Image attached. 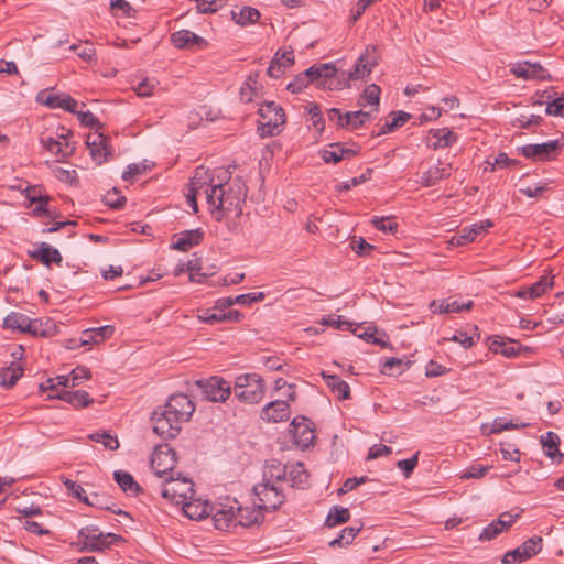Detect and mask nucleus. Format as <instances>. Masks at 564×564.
Here are the masks:
<instances>
[{
  "label": "nucleus",
  "mask_w": 564,
  "mask_h": 564,
  "mask_svg": "<svg viewBox=\"0 0 564 564\" xmlns=\"http://www.w3.org/2000/svg\"><path fill=\"white\" fill-rule=\"evenodd\" d=\"M194 411L195 404L186 394L171 395L164 405L158 406L152 413L153 432L164 440L176 437L182 424L189 421Z\"/></svg>",
  "instance_id": "obj_1"
},
{
  "label": "nucleus",
  "mask_w": 564,
  "mask_h": 564,
  "mask_svg": "<svg viewBox=\"0 0 564 564\" xmlns=\"http://www.w3.org/2000/svg\"><path fill=\"white\" fill-rule=\"evenodd\" d=\"M227 188L223 182L213 186L212 193L207 195V203L218 215L216 220H221L224 213H232L236 217L242 215L243 205L248 195V187L240 176H236L231 182H226Z\"/></svg>",
  "instance_id": "obj_2"
},
{
  "label": "nucleus",
  "mask_w": 564,
  "mask_h": 564,
  "mask_svg": "<svg viewBox=\"0 0 564 564\" xmlns=\"http://www.w3.org/2000/svg\"><path fill=\"white\" fill-rule=\"evenodd\" d=\"M75 115H77V118L83 126L96 130L94 133H89L86 140L93 160L97 164L107 162L110 158H112V149L109 144V138L102 132H99V129L102 128V124L90 111L76 110Z\"/></svg>",
  "instance_id": "obj_3"
},
{
  "label": "nucleus",
  "mask_w": 564,
  "mask_h": 564,
  "mask_svg": "<svg viewBox=\"0 0 564 564\" xmlns=\"http://www.w3.org/2000/svg\"><path fill=\"white\" fill-rule=\"evenodd\" d=\"M258 133L261 138L274 137L281 133L286 122L284 109L274 101H265L258 109Z\"/></svg>",
  "instance_id": "obj_4"
},
{
  "label": "nucleus",
  "mask_w": 564,
  "mask_h": 564,
  "mask_svg": "<svg viewBox=\"0 0 564 564\" xmlns=\"http://www.w3.org/2000/svg\"><path fill=\"white\" fill-rule=\"evenodd\" d=\"M234 393L242 403L257 404L265 394L264 380L258 373L240 375L235 380Z\"/></svg>",
  "instance_id": "obj_5"
},
{
  "label": "nucleus",
  "mask_w": 564,
  "mask_h": 564,
  "mask_svg": "<svg viewBox=\"0 0 564 564\" xmlns=\"http://www.w3.org/2000/svg\"><path fill=\"white\" fill-rule=\"evenodd\" d=\"M564 147V139L550 140L544 143L527 144L518 148L521 155L536 162H546L556 159Z\"/></svg>",
  "instance_id": "obj_6"
},
{
  "label": "nucleus",
  "mask_w": 564,
  "mask_h": 564,
  "mask_svg": "<svg viewBox=\"0 0 564 564\" xmlns=\"http://www.w3.org/2000/svg\"><path fill=\"white\" fill-rule=\"evenodd\" d=\"M194 482L186 477H178L165 480L162 485L161 495L175 505H182L194 496Z\"/></svg>",
  "instance_id": "obj_7"
},
{
  "label": "nucleus",
  "mask_w": 564,
  "mask_h": 564,
  "mask_svg": "<svg viewBox=\"0 0 564 564\" xmlns=\"http://www.w3.org/2000/svg\"><path fill=\"white\" fill-rule=\"evenodd\" d=\"M258 499L257 507L262 510H276L285 500L282 490L275 484L260 482L253 486Z\"/></svg>",
  "instance_id": "obj_8"
},
{
  "label": "nucleus",
  "mask_w": 564,
  "mask_h": 564,
  "mask_svg": "<svg viewBox=\"0 0 564 564\" xmlns=\"http://www.w3.org/2000/svg\"><path fill=\"white\" fill-rule=\"evenodd\" d=\"M205 399L212 402H225L231 394V386L220 377H210L206 380H197Z\"/></svg>",
  "instance_id": "obj_9"
},
{
  "label": "nucleus",
  "mask_w": 564,
  "mask_h": 564,
  "mask_svg": "<svg viewBox=\"0 0 564 564\" xmlns=\"http://www.w3.org/2000/svg\"><path fill=\"white\" fill-rule=\"evenodd\" d=\"M543 540L541 536H533L524 541L514 550L508 551L502 556V564H516L525 562L535 556L542 550Z\"/></svg>",
  "instance_id": "obj_10"
},
{
  "label": "nucleus",
  "mask_w": 564,
  "mask_h": 564,
  "mask_svg": "<svg viewBox=\"0 0 564 564\" xmlns=\"http://www.w3.org/2000/svg\"><path fill=\"white\" fill-rule=\"evenodd\" d=\"M176 465V452L167 444L156 445L151 458V468L159 477L172 471Z\"/></svg>",
  "instance_id": "obj_11"
},
{
  "label": "nucleus",
  "mask_w": 564,
  "mask_h": 564,
  "mask_svg": "<svg viewBox=\"0 0 564 564\" xmlns=\"http://www.w3.org/2000/svg\"><path fill=\"white\" fill-rule=\"evenodd\" d=\"M290 432L293 435L297 447L307 448L315 438L314 424L305 416H296L290 424Z\"/></svg>",
  "instance_id": "obj_12"
},
{
  "label": "nucleus",
  "mask_w": 564,
  "mask_h": 564,
  "mask_svg": "<svg viewBox=\"0 0 564 564\" xmlns=\"http://www.w3.org/2000/svg\"><path fill=\"white\" fill-rule=\"evenodd\" d=\"M238 508V501L236 499L219 503L218 507L214 508L213 520L216 529L221 531H229L235 528V511Z\"/></svg>",
  "instance_id": "obj_13"
},
{
  "label": "nucleus",
  "mask_w": 564,
  "mask_h": 564,
  "mask_svg": "<svg viewBox=\"0 0 564 564\" xmlns=\"http://www.w3.org/2000/svg\"><path fill=\"white\" fill-rule=\"evenodd\" d=\"M291 414L290 404L288 401L275 400L265 404L260 413V417L267 422H283L288 421Z\"/></svg>",
  "instance_id": "obj_14"
},
{
  "label": "nucleus",
  "mask_w": 564,
  "mask_h": 564,
  "mask_svg": "<svg viewBox=\"0 0 564 564\" xmlns=\"http://www.w3.org/2000/svg\"><path fill=\"white\" fill-rule=\"evenodd\" d=\"M360 148H346L343 143H332L327 149L322 150L321 156L326 163H338L344 159H350L358 155Z\"/></svg>",
  "instance_id": "obj_15"
},
{
  "label": "nucleus",
  "mask_w": 564,
  "mask_h": 564,
  "mask_svg": "<svg viewBox=\"0 0 564 564\" xmlns=\"http://www.w3.org/2000/svg\"><path fill=\"white\" fill-rule=\"evenodd\" d=\"M214 174L208 170L199 166L195 170V174L192 177L189 187L191 192L207 195L212 193L213 186L216 185Z\"/></svg>",
  "instance_id": "obj_16"
},
{
  "label": "nucleus",
  "mask_w": 564,
  "mask_h": 564,
  "mask_svg": "<svg viewBox=\"0 0 564 564\" xmlns=\"http://www.w3.org/2000/svg\"><path fill=\"white\" fill-rule=\"evenodd\" d=\"M263 516L261 509L254 505L253 507H242L238 502V508L235 511V528L241 525L249 528L258 525L262 522Z\"/></svg>",
  "instance_id": "obj_17"
},
{
  "label": "nucleus",
  "mask_w": 564,
  "mask_h": 564,
  "mask_svg": "<svg viewBox=\"0 0 564 564\" xmlns=\"http://www.w3.org/2000/svg\"><path fill=\"white\" fill-rule=\"evenodd\" d=\"M337 69L333 63L316 64L305 70L311 84L317 83L318 87H326V82L335 77Z\"/></svg>",
  "instance_id": "obj_18"
},
{
  "label": "nucleus",
  "mask_w": 564,
  "mask_h": 564,
  "mask_svg": "<svg viewBox=\"0 0 564 564\" xmlns=\"http://www.w3.org/2000/svg\"><path fill=\"white\" fill-rule=\"evenodd\" d=\"M28 254L30 258L40 261L45 267H50L52 263L61 264L63 261L61 252L46 242L39 243L37 249L30 250Z\"/></svg>",
  "instance_id": "obj_19"
},
{
  "label": "nucleus",
  "mask_w": 564,
  "mask_h": 564,
  "mask_svg": "<svg viewBox=\"0 0 564 564\" xmlns=\"http://www.w3.org/2000/svg\"><path fill=\"white\" fill-rule=\"evenodd\" d=\"M172 44L180 50L191 48L196 46H207V41L204 37L196 35L189 30H180L171 34Z\"/></svg>",
  "instance_id": "obj_20"
},
{
  "label": "nucleus",
  "mask_w": 564,
  "mask_h": 564,
  "mask_svg": "<svg viewBox=\"0 0 564 564\" xmlns=\"http://www.w3.org/2000/svg\"><path fill=\"white\" fill-rule=\"evenodd\" d=\"M182 510L186 517L192 520H202L209 516L212 511H214V507H212L208 501H203L200 499H187L182 503Z\"/></svg>",
  "instance_id": "obj_21"
},
{
  "label": "nucleus",
  "mask_w": 564,
  "mask_h": 564,
  "mask_svg": "<svg viewBox=\"0 0 564 564\" xmlns=\"http://www.w3.org/2000/svg\"><path fill=\"white\" fill-rule=\"evenodd\" d=\"M531 349L522 346L516 339L496 335V355L500 354L506 358H514L521 352H528Z\"/></svg>",
  "instance_id": "obj_22"
},
{
  "label": "nucleus",
  "mask_w": 564,
  "mask_h": 564,
  "mask_svg": "<svg viewBox=\"0 0 564 564\" xmlns=\"http://www.w3.org/2000/svg\"><path fill=\"white\" fill-rule=\"evenodd\" d=\"M122 536L115 533H100L95 536V540L84 542L80 546L82 551L86 552H102L111 544L122 541Z\"/></svg>",
  "instance_id": "obj_23"
},
{
  "label": "nucleus",
  "mask_w": 564,
  "mask_h": 564,
  "mask_svg": "<svg viewBox=\"0 0 564 564\" xmlns=\"http://www.w3.org/2000/svg\"><path fill=\"white\" fill-rule=\"evenodd\" d=\"M204 239V231L200 228L185 230L181 232L176 240L173 241L172 248L180 251H187L188 249L199 245Z\"/></svg>",
  "instance_id": "obj_24"
},
{
  "label": "nucleus",
  "mask_w": 564,
  "mask_h": 564,
  "mask_svg": "<svg viewBox=\"0 0 564 564\" xmlns=\"http://www.w3.org/2000/svg\"><path fill=\"white\" fill-rule=\"evenodd\" d=\"M29 334L40 337H53L58 334V325L50 317L31 319Z\"/></svg>",
  "instance_id": "obj_25"
},
{
  "label": "nucleus",
  "mask_w": 564,
  "mask_h": 564,
  "mask_svg": "<svg viewBox=\"0 0 564 564\" xmlns=\"http://www.w3.org/2000/svg\"><path fill=\"white\" fill-rule=\"evenodd\" d=\"M50 398H57L77 408H87L94 402L88 392L84 390H63L56 394L50 395Z\"/></svg>",
  "instance_id": "obj_26"
},
{
  "label": "nucleus",
  "mask_w": 564,
  "mask_h": 564,
  "mask_svg": "<svg viewBox=\"0 0 564 564\" xmlns=\"http://www.w3.org/2000/svg\"><path fill=\"white\" fill-rule=\"evenodd\" d=\"M282 58H284V62H279V52H276L267 69L269 77L280 78L294 64L293 51L282 52Z\"/></svg>",
  "instance_id": "obj_27"
},
{
  "label": "nucleus",
  "mask_w": 564,
  "mask_h": 564,
  "mask_svg": "<svg viewBox=\"0 0 564 564\" xmlns=\"http://www.w3.org/2000/svg\"><path fill=\"white\" fill-rule=\"evenodd\" d=\"M322 377L325 380V383L329 388L333 394H335L339 400H347L350 398V388L349 384L343 380L337 375H328L325 371H322Z\"/></svg>",
  "instance_id": "obj_28"
},
{
  "label": "nucleus",
  "mask_w": 564,
  "mask_h": 564,
  "mask_svg": "<svg viewBox=\"0 0 564 564\" xmlns=\"http://www.w3.org/2000/svg\"><path fill=\"white\" fill-rule=\"evenodd\" d=\"M41 143L44 149L52 152L56 156H59V160H64L65 158L73 154L75 151V147L69 142L65 141V148H62V141L59 138L53 137H42Z\"/></svg>",
  "instance_id": "obj_29"
},
{
  "label": "nucleus",
  "mask_w": 564,
  "mask_h": 564,
  "mask_svg": "<svg viewBox=\"0 0 564 564\" xmlns=\"http://www.w3.org/2000/svg\"><path fill=\"white\" fill-rule=\"evenodd\" d=\"M368 51L369 47H367L365 54L360 55L357 63L355 64L354 69L349 72L348 79L356 80L364 78L371 72L372 67H375L378 64L377 57H370Z\"/></svg>",
  "instance_id": "obj_30"
},
{
  "label": "nucleus",
  "mask_w": 564,
  "mask_h": 564,
  "mask_svg": "<svg viewBox=\"0 0 564 564\" xmlns=\"http://www.w3.org/2000/svg\"><path fill=\"white\" fill-rule=\"evenodd\" d=\"M42 102L52 109L61 108L70 113H76L77 100H75L69 95H65V94L48 95L44 100H42Z\"/></svg>",
  "instance_id": "obj_31"
},
{
  "label": "nucleus",
  "mask_w": 564,
  "mask_h": 564,
  "mask_svg": "<svg viewBox=\"0 0 564 564\" xmlns=\"http://www.w3.org/2000/svg\"><path fill=\"white\" fill-rule=\"evenodd\" d=\"M449 170L451 164H447V166H431L427 171L422 173L420 183L424 187L433 186L441 180L449 177Z\"/></svg>",
  "instance_id": "obj_32"
},
{
  "label": "nucleus",
  "mask_w": 564,
  "mask_h": 564,
  "mask_svg": "<svg viewBox=\"0 0 564 564\" xmlns=\"http://www.w3.org/2000/svg\"><path fill=\"white\" fill-rule=\"evenodd\" d=\"M113 478L120 489L126 492L129 496H137L139 492H141L142 488L140 485L134 480L131 474L124 470H116L113 473Z\"/></svg>",
  "instance_id": "obj_33"
},
{
  "label": "nucleus",
  "mask_w": 564,
  "mask_h": 564,
  "mask_svg": "<svg viewBox=\"0 0 564 564\" xmlns=\"http://www.w3.org/2000/svg\"><path fill=\"white\" fill-rule=\"evenodd\" d=\"M553 285L552 278L543 275L539 281L518 293L521 297L536 299L544 294Z\"/></svg>",
  "instance_id": "obj_34"
},
{
  "label": "nucleus",
  "mask_w": 564,
  "mask_h": 564,
  "mask_svg": "<svg viewBox=\"0 0 564 564\" xmlns=\"http://www.w3.org/2000/svg\"><path fill=\"white\" fill-rule=\"evenodd\" d=\"M29 324H31V318L19 312H11L3 321L4 328L28 334L30 332Z\"/></svg>",
  "instance_id": "obj_35"
},
{
  "label": "nucleus",
  "mask_w": 564,
  "mask_h": 564,
  "mask_svg": "<svg viewBox=\"0 0 564 564\" xmlns=\"http://www.w3.org/2000/svg\"><path fill=\"white\" fill-rule=\"evenodd\" d=\"M286 467L283 466L280 462L271 460L265 465L263 481L274 484V481H281L286 479Z\"/></svg>",
  "instance_id": "obj_36"
},
{
  "label": "nucleus",
  "mask_w": 564,
  "mask_h": 564,
  "mask_svg": "<svg viewBox=\"0 0 564 564\" xmlns=\"http://www.w3.org/2000/svg\"><path fill=\"white\" fill-rule=\"evenodd\" d=\"M391 120L387 121L378 131L377 135H382L387 133L393 132L399 127H402L405 122L409 121L411 115L404 111H392L390 113Z\"/></svg>",
  "instance_id": "obj_37"
},
{
  "label": "nucleus",
  "mask_w": 564,
  "mask_h": 564,
  "mask_svg": "<svg viewBox=\"0 0 564 564\" xmlns=\"http://www.w3.org/2000/svg\"><path fill=\"white\" fill-rule=\"evenodd\" d=\"M349 519H350L349 509L336 505L329 509L328 514L325 520V525L328 528H333L338 524L348 522Z\"/></svg>",
  "instance_id": "obj_38"
},
{
  "label": "nucleus",
  "mask_w": 564,
  "mask_h": 564,
  "mask_svg": "<svg viewBox=\"0 0 564 564\" xmlns=\"http://www.w3.org/2000/svg\"><path fill=\"white\" fill-rule=\"evenodd\" d=\"M23 371L20 365L14 366L13 364L10 367L0 369V384L8 389L12 388L22 377Z\"/></svg>",
  "instance_id": "obj_39"
},
{
  "label": "nucleus",
  "mask_w": 564,
  "mask_h": 564,
  "mask_svg": "<svg viewBox=\"0 0 564 564\" xmlns=\"http://www.w3.org/2000/svg\"><path fill=\"white\" fill-rule=\"evenodd\" d=\"M430 132L436 139L435 142L430 144L434 150L449 147L457 140V135L448 128L431 130Z\"/></svg>",
  "instance_id": "obj_40"
},
{
  "label": "nucleus",
  "mask_w": 564,
  "mask_h": 564,
  "mask_svg": "<svg viewBox=\"0 0 564 564\" xmlns=\"http://www.w3.org/2000/svg\"><path fill=\"white\" fill-rule=\"evenodd\" d=\"M232 20L239 25H248L254 23L260 18L258 9L252 7H245L239 12L231 11Z\"/></svg>",
  "instance_id": "obj_41"
},
{
  "label": "nucleus",
  "mask_w": 564,
  "mask_h": 564,
  "mask_svg": "<svg viewBox=\"0 0 564 564\" xmlns=\"http://www.w3.org/2000/svg\"><path fill=\"white\" fill-rule=\"evenodd\" d=\"M371 119V112L370 111H348L345 113V123L346 129L348 130H356L364 126V123L367 120Z\"/></svg>",
  "instance_id": "obj_42"
},
{
  "label": "nucleus",
  "mask_w": 564,
  "mask_h": 564,
  "mask_svg": "<svg viewBox=\"0 0 564 564\" xmlns=\"http://www.w3.org/2000/svg\"><path fill=\"white\" fill-rule=\"evenodd\" d=\"M541 443L546 456H549L550 458L562 456L558 449L560 437L556 433L547 432L545 435H542Z\"/></svg>",
  "instance_id": "obj_43"
},
{
  "label": "nucleus",
  "mask_w": 564,
  "mask_h": 564,
  "mask_svg": "<svg viewBox=\"0 0 564 564\" xmlns=\"http://www.w3.org/2000/svg\"><path fill=\"white\" fill-rule=\"evenodd\" d=\"M380 93H381V89L378 85L371 84V85L367 86L365 88L362 95L358 99V105L362 106V107H365L367 105L379 106Z\"/></svg>",
  "instance_id": "obj_44"
},
{
  "label": "nucleus",
  "mask_w": 564,
  "mask_h": 564,
  "mask_svg": "<svg viewBox=\"0 0 564 564\" xmlns=\"http://www.w3.org/2000/svg\"><path fill=\"white\" fill-rule=\"evenodd\" d=\"M360 530L361 527H347L343 529L340 534L329 542V546L336 547L349 545L352 542V540L357 536Z\"/></svg>",
  "instance_id": "obj_45"
},
{
  "label": "nucleus",
  "mask_w": 564,
  "mask_h": 564,
  "mask_svg": "<svg viewBox=\"0 0 564 564\" xmlns=\"http://www.w3.org/2000/svg\"><path fill=\"white\" fill-rule=\"evenodd\" d=\"M288 477L292 481V486H301L307 481L308 475L304 470V465L302 463H297L290 467L286 478Z\"/></svg>",
  "instance_id": "obj_46"
},
{
  "label": "nucleus",
  "mask_w": 564,
  "mask_h": 564,
  "mask_svg": "<svg viewBox=\"0 0 564 564\" xmlns=\"http://www.w3.org/2000/svg\"><path fill=\"white\" fill-rule=\"evenodd\" d=\"M89 438L97 443H102L107 449L115 451L119 447V441L108 432H95L89 435Z\"/></svg>",
  "instance_id": "obj_47"
},
{
  "label": "nucleus",
  "mask_w": 564,
  "mask_h": 564,
  "mask_svg": "<svg viewBox=\"0 0 564 564\" xmlns=\"http://www.w3.org/2000/svg\"><path fill=\"white\" fill-rule=\"evenodd\" d=\"M371 224L380 231L393 234L398 229V223L393 217H373Z\"/></svg>",
  "instance_id": "obj_48"
},
{
  "label": "nucleus",
  "mask_w": 564,
  "mask_h": 564,
  "mask_svg": "<svg viewBox=\"0 0 564 564\" xmlns=\"http://www.w3.org/2000/svg\"><path fill=\"white\" fill-rule=\"evenodd\" d=\"M519 518L520 512H517L516 514H512L511 512H502L499 514L498 519H496V535L507 531Z\"/></svg>",
  "instance_id": "obj_49"
},
{
  "label": "nucleus",
  "mask_w": 564,
  "mask_h": 564,
  "mask_svg": "<svg viewBox=\"0 0 564 564\" xmlns=\"http://www.w3.org/2000/svg\"><path fill=\"white\" fill-rule=\"evenodd\" d=\"M492 226L491 220H487L485 224H474L471 227H466L460 231L462 237L466 239V242L474 241L476 236Z\"/></svg>",
  "instance_id": "obj_50"
},
{
  "label": "nucleus",
  "mask_w": 564,
  "mask_h": 564,
  "mask_svg": "<svg viewBox=\"0 0 564 564\" xmlns=\"http://www.w3.org/2000/svg\"><path fill=\"white\" fill-rule=\"evenodd\" d=\"M63 484L65 485L69 495L77 498L80 502L87 501L88 496L85 494L84 488L79 484L68 478H64Z\"/></svg>",
  "instance_id": "obj_51"
},
{
  "label": "nucleus",
  "mask_w": 564,
  "mask_h": 564,
  "mask_svg": "<svg viewBox=\"0 0 564 564\" xmlns=\"http://www.w3.org/2000/svg\"><path fill=\"white\" fill-rule=\"evenodd\" d=\"M305 109H306L307 113L311 116L313 126L317 130L323 131L324 130V119H323L322 111H321L318 105L315 102H310L305 107Z\"/></svg>",
  "instance_id": "obj_52"
},
{
  "label": "nucleus",
  "mask_w": 564,
  "mask_h": 564,
  "mask_svg": "<svg viewBox=\"0 0 564 564\" xmlns=\"http://www.w3.org/2000/svg\"><path fill=\"white\" fill-rule=\"evenodd\" d=\"M104 203L113 209H120L126 204V197L120 195V193L113 188L112 192H108L104 196Z\"/></svg>",
  "instance_id": "obj_53"
},
{
  "label": "nucleus",
  "mask_w": 564,
  "mask_h": 564,
  "mask_svg": "<svg viewBox=\"0 0 564 564\" xmlns=\"http://www.w3.org/2000/svg\"><path fill=\"white\" fill-rule=\"evenodd\" d=\"M311 84L307 76H305V72L296 75L292 82H290L286 86V89L292 94L301 93L305 87Z\"/></svg>",
  "instance_id": "obj_54"
},
{
  "label": "nucleus",
  "mask_w": 564,
  "mask_h": 564,
  "mask_svg": "<svg viewBox=\"0 0 564 564\" xmlns=\"http://www.w3.org/2000/svg\"><path fill=\"white\" fill-rule=\"evenodd\" d=\"M264 297H265V294L263 292H253V293L238 295V296L234 297V302H235V304L249 306L252 303H257V302L264 300Z\"/></svg>",
  "instance_id": "obj_55"
},
{
  "label": "nucleus",
  "mask_w": 564,
  "mask_h": 564,
  "mask_svg": "<svg viewBox=\"0 0 564 564\" xmlns=\"http://www.w3.org/2000/svg\"><path fill=\"white\" fill-rule=\"evenodd\" d=\"M419 452H416L411 458L398 460L397 466L403 471L405 478L410 477L414 468L419 463Z\"/></svg>",
  "instance_id": "obj_56"
},
{
  "label": "nucleus",
  "mask_w": 564,
  "mask_h": 564,
  "mask_svg": "<svg viewBox=\"0 0 564 564\" xmlns=\"http://www.w3.org/2000/svg\"><path fill=\"white\" fill-rule=\"evenodd\" d=\"M85 503L99 509L112 510V506L108 503V499L104 494H91L87 497V501Z\"/></svg>",
  "instance_id": "obj_57"
},
{
  "label": "nucleus",
  "mask_w": 564,
  "mask_h": 564,
  "mask_svg": "<svg viewBox=\"0 0 564 564\" xmlns=\"http://www.w3.org/2000/svg\"><path fill=\"white\" fill-rule=\"evenodd\" d=\"M26 198L32 203H48L51 197L42 193V187L30 186L26 189Z\"/></svg>",
  "instance_id": "obj_58"
},
{
  "label": "nucleus",
  "mask_w": 564,
  "mask_h": 564,
  "mask_svg": "<svg viewBox=\"0 0 564 564\" xmlns=\"http://www.w3.org/2000/svg\"><path fill=\"white\" fill-rule=\"evenodd\" d=\"M500 452L502 454L503 459L506 460H513L519 462L520 460V452L516 447V445L500 442Z\"/></svg>",
  "instance_id": "obj_59"
},
{
  "label": "nucleus",
  "mask_w": 564,
  "mask_h": 564,
  "mask_svg": "<svg viewBox=\"0 0 564 564\" xmlns=\"http://www.w3.org/2000/svg\"><path fill=\"white\" fill-rule=\"evenodd\" d=\"M90 377L91 372L88 368L78 366L70 372V387H75L79 384L82 380H87Z\"/></svg>",
  "instance_id": "obj_60"
},
{
  "label": "nucleus",
  "mask_w": 564,
  "mask_h": 564,
  "mask_svg": "<svg viewBox=\"0 0 564 564\" xmlns=\"http://www.w3.org/2000/svg\"><path fill=\"white\" fill-rule=\"evenodd\" d=\"M261 86H250L249 84H242L239 95L243 102H250L254 97H258Z\"/></svg>",
  "instance_id": "obj_61"
},
{
  "label": "nucleus",
  "mask_w": 564,
  "mask_h": 564,
  "mask_svg": "<svg viewBox=\"0 0 564 564\" xmlns=\"http://www.w3.org/2000/svg\"><path fill=\"white\" fill-rule=\"evenodd\" d=\"M545 112L550 116L564 117V94L549 102Z\"/></svg>",
  "instance_id": "obj_62"
},
{
  "label": "nucleus",
  "mask_w": 564,
  "mask_h": 564,
  "mask_svg": "<svg viewBox=\"0 0 564 564\" xmlns=\"http://www.w3.org/2000/svg\"><path fill=\"white\" fill-rule=\"evenodd\" d=\"M110 7L112 10H121L123 15L132 18L135 15L137 10L126 0H111Z\"/></svg>",
  "instance_id": "obj_63"
},
{
  "label": "nucleus",
  "mask_w": 564,
  "mask_h": 564,
  "mask_svg": "<svg viewBox=\"0 0 564 564\" xmlns=\"http://www.w3.org/2000/svg\"><path fill=\"white\" fill-rule=\"evenodd\" d=\"M351 248L356 251L358 256H368L375 247L368 243L364 238L354 239L351 241Z\"/></svg>",
  "instance_id": "obj_64"
}]
</instances>
